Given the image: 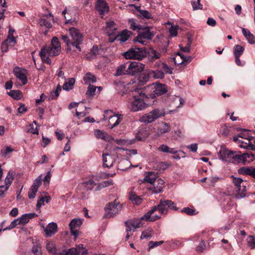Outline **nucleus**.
<instances>
[{
	"label": "nucleus",
	"instance_id": "obj_54",
	"mask_svg": "<svg viewBox=\"0 0 255 255\" xmlns=\"http://www.w3.org/2000/svg\"><path fill=\"white\" fill-rule=\"evenodd\" d=\"M4 41L6 42V43L8 44H11V46H14L16 43V41L15 37L13 35H8L6 39Z\"/></svg>",
	"mask_w": 255,
	"mask_h": 255
},
{
	"label": "nucleus",
	"instance_id": "obj_51",
	"mask_svg": "<svg viewBox=\"0 0 255 255\" xmlns=\"http://www.w3.org/2000/svg\"><path fill=\"white\" fill-rule=\"evenodd\" d=\"M254 142L255 145L250 143V141H249V142H245L246 145H240V147L245 149H251L255 151V139L254 140Z\"/></svg>",
	"mask_w": 255,
	"mask_h": 255
},
{
	"label": "nucleus",
	"instance_id": "obj_21",
	"mask_svg": "<svg viewBox=\"0 0 255 255\" xmlns=\"http://www.w3.org/2000/svg\"><path fill=\"white\" fill-rule=\"evenodd\" d=\"M233 151L228 150L226 148H222L219 151V156L223 160L230 162L231 157L233 155Z\"/></svg>",
	"mask_w": 255,
	"mask_h": 255
},
{
	"label": "nucleus",
	"instance_id": "obj_29",
	"mask_svg": "<svg viewBox=\"0 0 255 255\" xmlns=\"http://www.w3.org/2000/svg\"><path fill=\"white\" fill-rule=\"evenodd\" d=\"M150 74L152 75L150 71H145L141 73L138 78L139 83L142 85L145 84L148 81Z\"/></svg>",
	"mask_w": 255,
	"mask_h": 255
},
{
	"label": "nucleus",
	"instance_id": "obj_45",
	"mask_svg": "<svg viewBox=\"0 0 255 255\" xmlns=\"http://www.w3.org/2000/svg\"><path fill=\"white\" fill-rule=\"evenodd\" d=\"M231 177L233 178V183L236 186V188L241 187L243 184H244L246 185L247 184V183L245 182H244L243 180L241 178L235 177L233 175H232Z\"/></svg>",
	"mask_w": 255,
	"mask_h": 255
},
{
	"label": "nucleus",
	"instance_id": "obj_49",
	"mask_svg": "<svg viewBox=\"0 0 255 255\" xmlns=\"http://www.w3.org/2000/svg\"><path fill=\"white\" fill-rule=\"evenodd\" d=\"M170 129L169 126L166 123H164L160 128H158V132L160 134H163L169 131Z\"/></svg>",
	"mask_w": 255,
	"mask_h": 255
},
{
	"label": "nucleus",
	"instance_id": "obj_1",
	"mask_svg": "<svg viewBox=\"0 0 255 255\" xmlns=\"http://www.w3.org/2000/svg\"><path fill=\"white\" fill-rule=\"evenodd\" d=\"M133 101L130 103V109L132 112L143 110L153 103L148 95L144 92V89H135L133 93Z\"/></svg>",
	"mask_w": 255,
	"mask_h": 255
},
{
	"label": "nucleus",
	"instance_id": "obj_60",
	"mask_svg": "<svg viewBox=\"0 0 255 255\" xmlns=\"http://www.w3.org/2000/svg\"><path fill=\"white\" fill-rule=\"evenodd\" d=\"M192 5L193 10L202 9L203 8L202 5L200 3V0H198L196 1H192Z\"/></svg>",
	"mask_w": 255,
	"mask_h": 255
},
{
	"label": "nucleus",
	"instance_id": "obj_31",
	"mask_svg": "<svg viewBox=\"0 0 255 255\" xmlns=\"http://www.w3.org/2000/svg\"><path fill=\"white\" fill-rule=\"evenodd\" d=\"M85 84L91 85L96 82V77L91 73H86L83 77Z\"/></svg>",
	"mask_w": 255,
	"mask_h": 255
},
{
	"label": "nucleus",
	"instance_id": "obj_40",
	"mask_svg": "<svg viewBox=\"0 0 255 255\" xmlns=\"http://www.w3.org/2000/svg\"><path fill=\"white\" fill-rule=\"evenodd\" d=\"M158 150L163 152L170 153L171 154H176L177 152L174 148H170L165 144L161 145L159 147Z\"/></svg>",
	"mask_w": 255,
	"mask_h": 255
},
{
	"label": "nucleus",
	"instance_id": "obj_7",
	"mask_svg": "<svg viewBox=\"0 0 255 255\" xmlns=\"http://www.w3.org/2000/svg\"><path fill=\"white\" fill-rule=\"evenodd\" d=\"M104 120H108L109 126L111 128L118 126L123 120V115L115 114L111 110H106L104 112Z\"/></svg>",
	"mask_w": 255,
	"mask_h": 255
},
{
	"label": "nucleus",
	"instance_id": "obj_50",
	"mask_svg": "<svg viewBox=\"0 0 255 255\" xmlns=\"http://www.w3.org/2000/svg\"><path fill=\"white\" fill-rule=\"evenodd\" d=\"M96 89L97 87L92 85H89L86 91V95L88 96H92L94 95L96 93Z\"/></svg>",
	"mask_w": 255,
	"mask_h": 255
},
{
	"label": "nucleus",
	"instance_id": "obj_27",
	"mask_svg": "<svg viewBox=\"0 0 255 255\" xmlns=\"http://www.w3.org/2000/svg\"><path fill=\"white\" fill-rule=\"evenodd\" d=\"M37 215L35 213H27L23 215L20 218H18L20 225H25L30 219L33 218Z\"/></svg>",
	"mask_w": 255,
	"mask_h": 255
},
{
	"label": "nucleus",
	"instance_id": "obj_17",
	"mask_svg": "<svg viewBox=\"0 0 255 255\" xmlns=\"http://www.w3.org/2000/svg\"><path fill=\"white\" fill-rule=\"evenodd\" d=\"M95 8L100 15H104L109 11L108 3L103 0H98L95 5Z\"/></svg>",
	"mask_w": 255,
	"mask_h": 255
},
{
	"label": "nucleus",
	"instance_id": "obj_43",
	"mask_svg": "<svg viewBox=\"0 0 255 255\" xmlns=\"http://www.w3.org/2000/svg\"><path fill=\"white\" fill-rule=\"evenodd\" d=\"M128 22L130 24V28L132 30L143 29V27L141 25L136 24L133 19H129Z\"/></svg>",
	"mask_w": 255,
	"mask_h": 255
},
{
	"label": "nucleus",
	"instance_id": "obj_59",
	"mask_svg": "<svg viewBox=\"0 0 255 255\" xmlns=\"http://www.w3.org/2000/svg\"><path fill=\"white\" fill-rule=\"evenodd\" d=\"M182 212L185 213L187 215L192 216L196 214L195 210L191 209L189 207L184 208L181 210Z\"/></svg>",
	"mask_w": 255,
	"mask_h": 255
},
{
	"label": "nucleus",
	"instance_id": "obj_46",
	"mask_svg": "<svg viewBox=\"0 0 255 255\" xmlns=\"http://www.w3.org/2000/svg\"><path fill=\"white\" fill-rule=\"evenodd\" d=\"M244 48L239 45H235L234 49V54L235 56H241L244 52Z\"/></svg>",
	"mask_w": 255,
	"mask_h": 255
},
{
	"label": "nucleus",
	"instance_id": "obj_39",
	"mask_svg": "<svg viewBox=\"0 0 255 255\" xmlns=\"http://www.w3.org/2000/svg\"><path fill=\"white\" fill-rule=\"evenodd\" d=\"M144 31L142 32L139 33L143 39H145L147 41L152 39L153 36V34L151 32L148 27L143 28Z\"/></svg>",
	"mask_w": 255,
	"mask_h": 255
},
{
	"label": "nucleus",
	"instance_id": "obj_15",
	"mask_svg": "<svg viewBox=\"0 0 255 255\" xmlns=\"http://www.w3.org/2000/svg\"><path fill=\"white\" fill-rule=\"evenodd\" d=\"M13 72L16 77L21 81L22 85H24L27 83L26 70L16 67L13 69Z\"/></svg>",
	"mask_w": 255,
	"mask_h": 255
},
{
	"label": "nucleus",
	"instance_id": "obj_53",
	"mask_svg": "<svg viewBox=\"0 0 255 255\" xmlns=\"http://www.w3.org/2000/svg\"><path fill=\"white\" fill-rule=\"evenodd\" d=\"M133 41L134 42H138L143 45H146L147 43V41L145 39H143V37L140 33L137 35L136 38L134 39Z\"/></svg>",
	"mask_w": 255,
	"mask_h": 255
},
{
	"label": "nucleus",
	"instance_id": "obj_64",
	"mask_svg": "<svg viewBox=\"0 0 255 255\" xmlns=\"http://www.w3.org/2000/svg\"><path fill=\"white\" fill-rule=\"evenodd\" d=\"M61 38L64 41V42L66 43V45L68 46H69L70 45H72L71 39H69V37L67 35H62Z\"/></svg>",
	"mask_w": 255,
	"mask_h": 255
},
{
	"label": "nucleus",
	"instance_id": "obj_38",
	"mask_svg": "<svg viewBox=\"0 0 255 255\" xmlns=\"http://www.w3.org/2000/svg\"><path fill=\"white\" fill-rule=\"evenodd\" d=\"M156 175L153 172L148 173L144 177L143 180L144 182H148L151 184H152L154 181L157 179Z\"/></svg>",
	"mask_w": 255,
	"mask_h": 255
},
{
	"label": "nucleus",
	"instance_id": "obj_18",
	"mask_svg": "<svg viewBox=\"0 0 255 255\" xmlns=\"http://www.w3.org/2000/svg\"><path fill=\"white\" fill-rule=\"evenodd\" d=\"M53 19V16L50 13L43 15L42 17L39 19L38 23L41 26H45L49 29L52 27V24L50 21Z\"/></svg>",
	"mask_w": 255,
	"mask_h": 255
},
{
	"label": "nucleus",
	"instance_id": "obj_47",
	"mask_svg": "<svg viewBox=\"0 0 255 255\" xmlns=\"http://www.w3.org/2000/svg\"><path fill=\"white\" fill-rule=\"evenodd\" d=\"M168 165L164 162H158L155 164L154 168L158 171L164 170L167 168Z\"/></svg>",
	"mask_w": 255,
	"mask_h": 255
},
{
	"label": "nucleus",
	"instance_id": "obj_55",
	"mask_svg": "<svg viewBox=\"0 0 255 255\" xmlns=\"http://www.w3.org/2000/svg\"><path fill=\"white\" fill-rule=\"evenodd\" d=\"M247 242L248 246L251 248H255V238L253 236H250L248 238Z\"/></svg>",
	"mask_w": 255,
	"mask_h": 255
},
{
	"label": "nucleus",
	"instance_id": "obj_62",
	"mask_svg": "<svg viewBox=\"0 0 255 255\" xmlns=\"http://www.w3.org/2000/svg\"><path fill=\"white\" fill-rule=\"evenodd\" d=\"M13 149L9 146H7L4 150H1V154L2 156L5 157L8 153L13 151Z\"/></svg>",
	"mask_w": 255,
	"mask_h": 255
},
{
	"label": "nucleus",
	"instance_id": "obj_16",
	"mask_svg": "<svg viewBox=\"0 0 255 255\" xmlns=\"http://www.w3.org/2000/svg\"><path fill=\"white\" fill-rule=\"evenodd\" d=\"M42 227L44 229L46 237H51L57 232V225L54 222L49 223L46 227L42 226Z\"/></svg>",
	"mask_w": 255,
	"mask_h": 255
},
{
	"label": "nucleus",
	"instance_id": "obj_24",
	"mask_svg": "<svg viewBox=\"0 0 255 255\" xmlns=\"http://www.w3.org/2000/svg\"><path fill=\"white\" fill-rule=\"evenodd\" d=\"M123 75H128V64L124 63L119 66L117 69L116 76H121Z\"/></svg>",
	"mask_w": 255,
	"mask_h": 255
},
{
	"label": "nucleus",
	"instance_id": "obj_6",
	"mask_svg": "<svg viewBox=\"0 0 255 255\" xmlns=\"http://www.w3.org/2000/svg\"><path fill=\"white\" fill-rule=\"evenodd\" d=\"M122 209V205L117 200L108 203L105 208L106 212L105 217L106 218L114 217L121 212Z\"/></svg>",
	"mask_w": 255,
	"mask_h": 255
},
{
	"label": "nucleus",
	"instance_id": "obj_34",
	"mask_svg": "<svg viewBox=\"0 0 255 255\" xmlns=\"http://www.w3.org/2000/svg\"><path fill=\"white\" fill-rule=\"evenodd\" d=\"M96 185V183L93 179H90L89 180L82 183L81 186L86 190L88 191L92 190Z\"/></svg>",
	"mask_w": 255,
	"mask_h": 255
},
{
	"label": "nucleus",
	"instance_id": "obj_30",
	"mask_svg": "<svg viewBox=\"0 0 255 255\" xmlns=\"http://www.w3.org/2000/svg\"><path fill=\"white\" fill-rule=\"evenodd\" d=\"M39 55L43 63L49 65L51 64V60L49 57L50 55H48V53L47 52V51L46 49H44L43 48H41Z\"/></svg>",
	"mask_w": 255,
	"mask_h": 255
},
{
	"label": "nucleus",
	"instance_id": "obj_11",
	"mask_svg": "<svg viewBox=\"0 0 255 255\" xmlns=\"http://www.w3.org/2000/svg\"><path fill=\"white\" fill-rule=\"evenodd\" d=\"M148 88H150L152 90L151 93L149 94L148 96L150 98L151 100H153V102L156 97L163 95L167 92L166 86L161 84L150 86Z\"/></svg>",
	"mask_w": 255,
	"mask_h": 255
},
{
	"label": "nucleus",
	"instance_id": "obj_23",
	"mask_svg": "<svg viewBox=\"0 0 255 255\" xmlns=\"http://www.w3.org/2000/svg\"><path fill=\"white\" fill-rule=\"evenodd\" d=\"M239 174L244 175H251L255 178V168L252 167H243L238 170Z\"/></svg>",
	"mask_w": 255,
	"mask_h": 255
},
{
	"label": "nucleus",
	"instance_id": "obj_44",
	"mask_svg": "<svg viewBox=\"0 0 255 255\" xmlns=\"http://www.w3.org/2000/svg\"><path fill=\"white\" fill-rule=\"evenodd\" d=\"M242 161V154H236V152L233 153V155L231 157V161L230 162L232 163H239Z\"/></svg>",
	"mask_w": 255,
	"mask_h": 255
},
{
	"label": "nucleus",
	"instance_id": "obj_48",
	"mask_svg": "<svg viewBox=\"0 0 255 255\" xmlns=\"http://www.w3.org/2000/svg\"><path fill=\"white\" fill-rule=\"evenodd\" d=\"M8 95L15 100H19L21 97V93L18 90H13L8 93Z\"/></svg>",
	"mask_w": 255,
	"mask_h": 255
},
{
	"label": "nucleus",
	"instance_id": "obj_35",
	"mask_svg": "<svg viewBox=\"0 0 255 255\" xmlns=\"http://www.w3.org/2000/svg\"><path fill=\"white\" fill-rule=\"evenodd\" d=\"M255 159V155L251 152L242 154V162L250 163Z\"/></svg>",
	"mask_w": 255,
	"mask_h": 255
},
{
	"label": "nucleus",
	"instance_id": "obj_3",
	"mask_svg": "<svg viewBox=\"0 0 255 255\" xmlns=\"http://www.w3.org/2000/svg\"><path fill=\"white\" fill-rule=\"evenodd\" d=\"M155 70H151L150 72L154 79H163L165 74H172L173 68L161 61H156L153 65Z\"/></svg>",
	"mask_w": 255,
	"mask_h": 255
},
{
	"label": "nucleus",
	"instance_id": "obj_61",
	"mask_svg": "<svg viewBox=\"0 0 255 255\" xmlns=\"http://www.w3.org/2000/svg\"><path fill=\"white\" fill-rule=\"evenodd\" d=\"M152 231H144L141 234L140 239H149L152 237Z\"/></svg>",
	"mask_w": 255,
	"mask_h": 255
},
{
	"label": "nucleus",
	"instance_id": "obj_33",
	"mask_svg": "<svg viewBox=\"0 0 255 255\" xmlns=\"http://www.w3.org/2000/svg\"><path fill=\"white\" fill-rule=\"evenodd\" d=\"M75 83V79L74 78H69L63 86V89L66 91H69L73 89Z\"/></svg>",
	"mask_w": 255,
	"mask_h": 255
},
{
	"label": "nucleus",
	"instance_id": "obj_63",
	"mask_svg": "<svg viewBox=\"0 0 255 255\" xmlns=\"http://www.w3.org/2000/svg\"><path fill=\"white\" fill-rule=\"evenodd\" d=\"M169 31L172 36H176L177 34V28L176 26L172 25L169 28Z\"/></svg>",
	"mask_w": 255,
	"mask_h": 255
},
{
	"label": "nucleus",
	"instance_id": "obj_13",
	"mask_svg": "<svg viewBox=\"0 0 255 255\" xmlns=\"http://www.w3.org/2000/svg\"><path fill=\"white\" fill-rule=\"evenodd\" d=\"M145 65L138 62L132 61L128 64V75L134 76L144 70Z\"/></svg>",
	"mask_w": 255,
	"mask_h": 255
},
{
	"label": "nucleus",
	"instance_id": "obj_37",
	"mask_svg": "<svg viewBox=\"0 0 255 255\" xmlns=\"http://www.w3.org/2000/svg\"><path fill=\"white\" fill-rule=\"evenodd\" d=\"M143 217V216L139 219H137L136 220H128L130 223L129 225H132L133 228L135 229L139 228L142 225L141 223L142 220H145L146 221H150L149 220H147L145 219H142Z\"/></svg>",
	"mask_w": 255,
	"mask_h": 255
},
{
	"label": "nucleus",
	"instance_id": "obj_41",
	"mask_svg": "<svg viewBox=\"0 0 255 255\" xmlns=\"http://www.w3.org/2000/svg\"><path fill=\"white\" fill-rule=\"evenodd\" d=\"M129 199L131 201L133 204L136 205H139L141 203L142 199L141 197L137 196L134 193H131L130 194Z\"/></svg>",
	"mask_w": 255,
	"mask_h": 255
},
{
	"label": "nucleus",
	"instance_id": "obj_14",
	"mask_svg": "<svg viewBox=\"0 0 255 255\" xmlns=\"http://www.w3.org/2000/svg\"><path fill=\"white\" fill-rule=\"evenodd\" d=\"M41 174L40 175L34 180L33 184L30 187L28 193V196L29 199H34L35 197L36 193L41 184Z\"/></svg>",
	"mask_w": 255,
	"mask_h": 255
},
{
	"label": "nucleus",
	"instance_id": "obj_28",
	"mask_svg": "<svg viewBox=\"0 0 255 255\" xmlns=\"http://www.w3.org/2000/svg\"><path fill=\"white\" fill-rule=\"evenodd\" d=\"M103 161L104 166L107 167H111L114 162L113 158L109 154H103Z\"/></svg>",
	"mask_w": 255,
	"mask_h": 255
},
{
	"label": "nucleus",
	"instance_id": "obj_4",
	"mask_svg": "<svg viewBox=\"0 0 255 255\" xmlns=\"http://www.w3.org/2000/svg\"><path fill=\"white\" fill-rule=\"evenodd\" d=\"M145 48H130L123 53V56L127 59L142 60L146 56Z\"/></svg>",
	"mask_w": 255,
	"mask_h": 255
},
{
	"label": "nucleus",
	"instance_id": "obj_12",
	"mask_svg": "<svg viewBox=\"0 0 255 255\" xmlns=\"http://www.w3.org/2000/svg\"><path fill=\"white\" fill-rule=\"evenodd\" d=\"M82 222L83 220L82 219L75 218L72 220L69 224L71 234L74 236L75 240L80 234V232L79 231L78 229L82 224Z\"/></svg>",
	"mask_w": 255,
	"mask_h": 255
},
{
	"label": "nucleus",
	"instance_id": "obj_8",
	"mask_svg": "<svg viewBox=\"0 0 255 255\" xmlns=\"http://www.w3.org/2000/svg\"><path fill=\"white\" fill-rule=\"evenodd\" d=\"M164 115L165 112L163 110L156 109L142 116L139 121L146 124L151 123Z\"/></svg>",
	"mask_w": 255,
	"mask_h": 255
},
{
	"label": "nucleus",
	"instance_id": "obj_9",
	"mask_svg": "<svg viewBox=\"0 0 255 255\" xmlns=\"http://www.w3.org/2000/svg\"><path fill=\"white\" fill-rule=\"evenodd\" d=\"M69 31L71 38V41L72 45L80 51L81 48L79 45L83 41V36L82 34L78 29L75 27L69 28Z\"/></svg>",
	"mask_w": 255,
	"mask_h": 255
},
{
	"label": "nucleus",
	"instance_id": "obj_56",
	"mask_svg": "<svg viewBox=\"0 0 255 255\" xmlns=\"http://www.w3.org/2000/svg\"><path fill=\"white\" fill-rule=\"evenodd\" d=\"M191 40L190 38H188V43L185 47H183L179 45L180 50L184 52H189L190 51Z\"/></svg>",
	"mask_w": 255,
	"mask_h": 255
},
{
	"label": "nucleus",
	"instance_id": "obj_25",
	"mask_svg": "<svg viewBox=\"0 0 255 255\" xmlns=\"http://www.w3.org/2000/svg\"><path fill=\"white\" fill-rule=\"evenodd\" d=\"M131 32L127 29L124 30L117 35V40L124 42L126 41L129 38Z\"/></svg>",
	"mask_w": 255,
	"mask_h": 255
},
{
	"label": "nucleus",
	"instance_id": "obj_57",
	"mask_svg": "<svg viewBox=\"0 0 255 255\" xmlns=\"http://www.w3.org/2000/svg\"><path fill=\"white\" fill-rule=\"evenodd\" d=\"M206 248V244L204 241H201L197 246L196 251L198 252H203Z\"/></svg>",
	"mask_w": 255,
	"mask_h": 255
},
{
	"label": "nucleus",
	"instance_id": "obj_19",
	"mask_svg": "<svg viewBox=\"0 0 255 255\" xmlns=\"http://www.w3.org/2000/svg\"><path fill=\"white\" fill-rule=\"evenodd\" d=\"M164 183V181L162 179L157 178L152 184L153 187L149 188V189L152 190L153 192L155 194L160 193L162 191Z\"/></svg>",
	"mask_w": 255,
	"mask_h": 255
},
{
	"label": "nucleus",
	"instance_id": "obj_5",
	"mask_svg": "<svg viewBox=\"0 0 255 255\" xmlns=\"http://www.w3.org/2000/svg\"><path fill=\"white\" fill-rule=\"evenodd\" d=\"M88 252L83 244H79L67 249H61L58 252V255H88Z\"/></svg>",
	"mask_w": 255,
	"mask_h": 255
},
{
	"label": "nucleus",
	"instance_id": "obj_2",
	"mask_svg": "<svg viewBox=\"0 0 255 255\" xmlns=\"http://www.w3.org/2000/svg\"><path fill=\"white\" fill-rule=\"evenodd\" d=\"M170 203L171 200H160L159 203L157 205L152 207L151 210L143 216L142 219H145L150 222H153L160 219V216L157 215L152 216V214L157 210H158L161 214H166L169 209V203Z\"/></svg>",
	"mask_w": 255,
	"mask_h": 255
},
{
	"label": "nucleus",
	"instance_id": "obj_36",
	"mask_svg": "<svg viewBox=\"0 0 255 255\" xmlns=\"http://www.w3.org/2000/svg\"><path fill=\"white\" fill-rule=\"evenodd\" d=\"M46 248L49 253L53 255H58L56 246L53 242H48L46 245Z\"/></svg>",
	"mask_w": 255,
	"mask_h": 255
},
{
	"label": "nucleus",
	"instance_id": "obj_26",
	"mask_svg": "<svg viewBox=\"0 0 255 255\" xmlns=\"http://www.w3.org/2000/svg\"><path fill=\"white\" fill-rule=\"evenodd\" d=\"M246 185L244 184H243L241 187L236 188V192L234 194L237 199H241L246 196Z\"/></svg>",
	"mask_w": 255,
	"mask_h": 255
},
{
	"label": "nucleus",
	"instance_id": "obj_10",
	"mask_svg": "<svg viewBox=\"0 0 255 255\" xmlns=\"http://www.w3.org/2000/svg\"><path fill=\"white\" fill-rule=\"evenodd\" d=\"M50 56H56L59 55L61 52V45L60 42L56 37H53L51 39V44L49 46L44 47Z\"/></svg>",
	"mask_w": 255,
	"mask_h": 255
},
{
	"label": "nucleus",
	"instance_id": "obj_42",
	"mask_svg": "<svg viewBox=\"0 0 255 255\" xmlns=\"http://www.w3.org/2000/svg\"><path fill=\"white\" fill-rule=\"evenodd\" d=\"M13 179L14 175L12 172L9 171L4 180L5 185L9 188V187L11 184Z\"/></svg>",
	"mask_w": 255,
	"mask_h": 255
},
{
	"label": "nucleus",
	"instance_id": "obj_32",
	"mask_svg": "<svg viewBox=\"0 0 255 255\" xmlns=\"http://www.w3.org/2000/svg\"><path fill=\"white\" fill-rule=\"evenodd\" d=\"M50 200V196H49L47 193H46V195L44 197H42L37 200L36 204V210H40L41 207L44 205V202H45L46 203H48Z\"/></svg>",
	"mask_w": 255,
	"mask_h": 255
},
{
	"label": "nucleus",
	"instance_id": "obj_52",
	"mask_svg": "<svg viewBox=\"0 0 255 255\" xmlns=\"http://www.w3.org/2000/svg\"><path fill=\"white\" fill-rule=\"evenodd\" d=\"M164 243V241H156V242H153L150 241L148 243V250H150L151 249H153L154 248L157 247L161 245H162Z\"/></svg>",
	"mask_w": 255,
	"mask_h": 255
},
{
	"label": "nucleus",
	"instance_id": "obj_58",
	"mask_svg": "<svg viewBox=\"0 0 255 255\" xmlns=\"http://www.w3.org/2000/svg\"><path fill=\"white\" fill-rule=\"evenodd\" d=\"M32 252L34 255H42L41 247L37 245L34 246L32 247Z\"/></svg>",
	"mask_w": 255,
	"mask_h": 255
},
{
	"label": "nucleus",
	"instance_id": "obj_22",
	"mask_svg": "<svg viewBox=\"0 0 255 255\" xmlns=\"http://www.w3.org/2000/svg\"><path fill=\"white\" fill-rule=\"evenodd\" d=\"M117 28L116 26V23L114 21H110L106 23V32L109 36L116 34Z\"/></svg>",
	"mask_w": 255,
	"mask_h": 255
},
{
	"label": "nucleus",
	"instance_id": "obj_20",
	"mask_svg": "<svg viewBox=\"0 0 255 255\" xmlns=\"http://www.w3.org/2000/svg\"><path fill=\"white\" fill-rule=\"evenodd\" d=\"M146 53L148 60L150 62H153L156 60L160 59L161 56V54L160 52L152 48H149Z\"/></svg>",
	"mask_w": 255,
	"mask_h": 255
}]
</instances>
